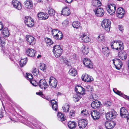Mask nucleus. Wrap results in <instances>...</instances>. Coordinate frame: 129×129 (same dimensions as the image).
<instances>
[{"label": "nucleus", "mask_w": 129, "mask_h": 129, "mask_svg": "<svg viewBox=\"0 0 129 129\" xmlns=\"http://www.w3.org/2000/svg\"><path fill=\"white\" fill-rule=\"evenodd\" d=\"M75 112L74 111L71 110L70 111L69 113V117L71 118H72V117H73L75 115Z\"/></svg>", "instance_id": "obj_51"}, {"label": "nucleus", "mask_w": 129, "mask_h": 129, "mask_svg": "<svg viewBox=\"0 0 129 129\" xmlns=\"http://www.w3.org/2000/svg\"><path fill=\"white\" fill-rule=\"evenodd\" d=\"M102 51L106 56H108L110 53L108 47H104L102 49Z\"/></svg>", "instance_id": "obj_30"}, {"label": "nucleus", "mask_w": 129, "mask_h": 129, "mask_svg": "<svg viewBox=\"0 0 129 129\" xmlns=\"http://www.w3.org/2000/svg\"><path fill=\"white\" fill-rule=\"evenodd\" d=\"M24 22L28 27H31L34 24V22L33 19L29 16L25 17Z\"/></svg>", "instance_id": "obj_6"}, {"label": "nucleus", "mask_w": 129, "mask_h": 129, "mask_svg": "<svg viewBox=\"0 0 129 129\" xmlns=\"http://www.w3.org/2000/svg\"><path fill=\"white\" fill-rule=\"evenodd\" d=\"M81 78L83 81L86 82H90L93 80V79L92 77L86 73L83 74L82 75Z\"/></svg>", "instance_id": "obj_11"}, {"label": "nucleus", "mask_w": 129, "mask_h": 129, "mask_svg": "<svg viewBox=\"0 0 129 129\" xmlns=\"http://www.w3.org/2000/svg\"><path fill=\"white\" fill-rule=\"evenodd\" d=\"M33 73L34 76H37L39 74V70L35 68L33 69Z\"/></svg>", "instance_id": "obj_47"}, {"label": "nucleus", "mask_w": 129, "mask_h": 129, "mask_svg": "<svg viewBox=\"0 0 129 129\" xmlns=\"http://www.w3.org/2000/svg\"><path fill=\"white\" fill-rule=\"evenodd\" d=\"M37 16L39 19L46 20L49 17L48 15L47 14L42 12L38 13Z\"/></svg>", "instance_id": "obj_20"}, {"label": "nucleus", "mask_w": 129, "mask_h": 129, "mask_svg": "<svg viewBox=\"0 0 129 129\" xmlns=\"http://www.w3.org/2000/svg\"><path fill=\"white\" fill-rule=\"evenodd\" d=\"M113 90L115 93L118 95L120 96H122L123 95L121 91L117 90L116 88H114L113 89Z\"/></svg>", "instance_id": "obj_50"}, {"label": "nucleus", "mask_w": 129, "mask_h": 129, "mask_svg": "<svg viewBox=\"0 0 129 129\" xmlns=\"http://www.w3.org/2000/svg\"><path fill=\"white\" fill-rule=\"evenodd\" d=\"M90 114L92 118L94 120L98 119L100 118V112L96 110H94L90 112Z\"/></svg>", "instance_id": "obj_13"}, {"label": "nucleus", "mask_w": 129, "mask_h": 129, "mask_svg": "<svg viewBox=\"0 0 129 129\" xmlns=\"http://www.w3.org/2000/svg\"><path fill=\"white\" fill-rule=\"evenodd\" d=\"M75 90L77 93L82 95L84 93L85 89L81 86H77L75 87Z\"/></svg>", "instance_id": "obj_24"}, {"label": "nucleus", "mask_w": 129, "mask_h": 129, "mask_svg": "<svg viewBox=\"0 0 129 129\" xmlns=\"http://www.w3.org/2000/svg\"><path fill=\"white\" fill-rule=\"evenodd\" d=\"M57 116L58 117V119L60 121H62L65 120V118L62 113H58Z\"/></svg>", "instance_id": "obj_40"}, {"label": "nucleus", "mask_w": 129, "mask_h": 129, "mask_svg": "<svg viewBox=\"0 0 129 129\" xmlns=\"http://www.w3.org/2000/svg\"><path fill=\"white\" fill-rule=\"evenodd\" d=\"M81 115L84 116H88L89 113L87 110L85 109L82 111L81 112Z\"/></svg>", "instance_id": "obj_48"}, {"label": "nucleus", "mask_w": 129, "mask_h": 129, "mask_svg": "<svg viewBox=\"0 0 129 129\" xmlns=\"http://www.w3.org/2000/svg\"><path fill=\"white\" fill-rule=\"evenodd\" d=\"M88 123L87 121L84 119L80 120L78 122V126L80 128H84L85 127Z\"/></svg>", "instance_id": "obj_22"}, {"label": "nucleus", "mask_w": 129, "mask_h": 129, "mask_svg": "<svg viewBox=\"0 0 129 129\" xmlns=\"http://www.w3.org/2000/svg\"><path fill=\"white\" fill-rule=\"evenodd\" d=\"M36 94L38 95H42L43 96V93L42 92H37L36 93Z\"/></svg>", "instance_id": "obj_59"}, {"label": "nucleus", "mask_w": 129, "mask_h": 129, "mask_svg": "<svg viewBox=\"0 0 129 129\" xmlns=\"http://www.w3.org/2000/svg\"><path fill=\"white\" fill-rule=\"evenodd\" d=\"M82 95L81 94L77 93L73 96V100L75 102H77L82 97Z\"/></svg>", "instance_id": "obj_33"}, {"label": "nucleus", "mask_w": 129, "mask_h": 129, "mask_svg": "<svg viewBox=\"0 0 129 129\" xmlns=\"http://www.w3.org/2000/svg\"><path fill=\"white\" fill-rule=\"evenodd\" d=\"M25 8L28 9H30L33 8V3L31 0H26L24 3Z\"/></svg>", "instance_id": "obj_19"}, {"label": "nucleus", "mask_w": 129, "mask_h": 129, "mask_svg": "<svg viewBox=\"0 0 129 129\" xmlns=\"http://www.w3.org/2000/svg\"><path fill=\"white\" fill-rule=\"evenodd\" d=\"M65 2L68 3H70L73 0H64Z\"/></svg>", "instance_id": "obj_60"}, {"label": "nucleus", "mask_w": 129, "mask_h": 129, "mask_svg": "<svg viewBox=\"0 0 129 129\" xmlns=\"http://www.w3.org/2000/svg\"><path fill=\"white\" fill-rule=\"evenodd\" d=\"M60 60L62 62L66 64H68V61L66 59V58H65V57H62L60 58Z\"/></svg>", "instance_id": "obj_49"}, {"label": "nucleus", "mask_w": 129, "mask_h": 129, "mask_svg": "<svg viewBox=\"0 0 129 129\" xmlns=\"http://www.w3.org/2000/svg\"><path fill=\"white\" fill-rule=\"evenodd\" d=\"M70 74L72 76H75L77 74V71L74 68L71 69L69 71Z\"/></svg>", "instance_id": "obj_39"}, {"label": "nucleus", "mask_w": 129, "mask_h": 129, "mask_svg": "<svg viewBox=\"0 0 129 129\" xmlns=\"http://www.w3.org/2000/svg\"><path fill=\"white\" fill-rule=\"evenodd\" d=\"M47 9L48 11V13L50 16H54L55 15V10L51 7L49 6L47 7Z\"/></svg>", "instance_id": "obj_29"}, {"label": "nucleus", "mask_w": 129, "mask_h": 129, "mask_svg": "<svg viewBox=\"0 0 129 129\" xmlns=\"http://www.w3.org/2000/svg\"><path fill=\"white\" fill-rule=\"evenodd\" d=\"M96 39L99 43H103L105 41V37L103 35L101 34L98 36Z\"/></svg>", "instance_id": "obj_27"}, {"label": "nucleus", "mask_w": 129, "mask_h": 129, "mask_svg": "<svg viewBox=\"0 0 129 129\" xmlns=\"http://www.w3.org/2000/svg\"><path fill=\"white\" fill-rule=\"evenodd\" d=\"M3 116V114L2 111H0V117L1 118Z\"/></svg>", "instance_id": "obj_62"}, {"label": "nucleus", "mask_w": 129, "mask_h": 129, "mask_svg": "<svg viewBox=\"0 0 129 129\" xmlns=\"http://www.w3.org/2000/svg\"><path fill=\"white\" fill-rule=\"evenodd\" d=\"M56 37L55 38L58 40H60L63 37V34L61 31H59L58 34H57Z\"/></svg>", "instance_id": "obj_41"}, {"label": "nucleus", "mask_w": 129, "mask_h": 129, "mask_svg": "<svg viewBox=\"0 0 129 129\" xmlns=\"http://www.w3.org/2000/svg\"><path fill=\"white\" fill-rule=\"evenodd\" d=\"M112 61L116 69L119 70L122 68L123 64L120 59L115 58L113 59Z\"/></svg>", "instance_id": "obj_4"}, {"label": "nucleus", "mask_w": 129, "mask_h": 129, "mask_svg": "<svg viewBox=\"0 0 129 129\" xmlns=\"http://www.w3.org/2000/svg\"><path fill=\"white\" fill-rule=\"evenodd\" d=\"M72 25L74 28L76 29L80 28L81 27V25L80 22L78 21H74L72 23Z\"/></svg>", "instance_id": "obj_32"}, {"label": "nucleus", "mask_w": 129, "mask_h": 129, "mask_svg": "<svg viewBox=\"0 0 129 129\" xmlns=\"http://www.w3.org/2000/svg\"><path fill=\"white\" fill-rule=\"evenodd\" d=\"M115 124V122L113 121H107L105 123V126L106 129H112Z\"/></svg>", "instance_id": "obj_14"}, {"label": "nucleus", "mask_w": 129, "mask_h": 129, "mask_svg": "<svg viewBox=\"0 0 129 129\" xmlns=\"http://www.w3.org/2000/svg\"><path fill=\"white\" fill-rule=\"evenodd\" d=\"M70 14L69 8L67 7H65L61 11V14L64 16H67Z\"/></svg>", "instance_id": "obj_25"}, {"label": "nucleus", "mask_w": 129, "mask_h": 129, "mask_svg": "<svg viewBox=\"0 0 129 129\" xmlns=\"http://www.w3.org/2000/svg\"><path fill=\"white\" fill-rule=\"evenodd\" d=\"M117 16L119 18H122L125 13L124 10L122 8H118L116 11Z\"/></svg>", "instance_id": "obj_16"}, {"label": "nucleus", "mask_w": 129, "mask_h": 129, "mask_svg": "<svg viewBox=\"0 0 129 129\" xmlns=\"http://www.w3.org/2000/svg\"><path fill=\"white\" fill-rule=\"evenodd\" d=\"M120 115L121 117L126 118L129 115L128 113L127 109L124 107H122L120 110Z\"/></svg>", "instance_id": "obj_12"}, {"label": "nucleus", "mask_w": 129, "mask_h": 129, "mask_svg": "<svg viewBox=\"0 0 129 129\" xmlns=\"http://www.w3.org/2000/svg\"><path fill=\"white\" fill-rule=\"evenodd\" d=\"M53 52L54 55L56 58H58L60 57L62 54V50L59 45H55L53 47Z\"/></svg>", "instance_id": "obj_2"}, {"label": "nucleus", "mask_w": 129, "mask_h": 129, "mask_svg": "<svg viewBox=\"0 0 129 129\" xmlns=\"http://www.w3.org/2000/svg\"><path fill=\"white\" fill-rule=\"evenodd\" d=\"M86 89L87 91H93V87L91 85H87L86 86Z\"/></svg>", "instance_id": "obj_46"}, {"label": "nucleus", "mask_w": 129, "mask_h": 129, "mask_svg": "<svg viewBox=\"0 0 129 129\" xmlns=\"http://www.w3.org/2000/svg\"><path fill=\"white\" fill-rule=\"evenodd\" d=\"M104 104L106 106L108 107L111 105V103L109 101H106L104 103Z\"/></svg>", "instance_id": "obj_55"}, {"label": "nucleus", "mask_w": 129, "mask_h": 129, "mask_svg": "<svg viewBox=\"0 0 129 129\" xmlns=\"http://www.w3.org/2000/svg\"><path fill=\"white\" fill-rule=\"evenodd\" d=\"M101 105V104L98 101H93L91 104V107L93 108L96 109L100 107Z\"/></svg>", "instance_id": "obj_26"}, {"label": "nucleus", "mask_w": 129, "mask_h": 129, "mask_svg": "<svg viewBox=\"0 0 129 129\" xmlns=\"http://www.w3.org/2000/svg\"><path fill=\"white\" fill-rule=\"evenodd\" d=\"M101 25L102 27L106 31L108 32L110 31L111 25V21L110 20L106 19H104Z\"/></svg>", "instance_id": "obj_3"}, {"label": "nucleus", "mask_w": 129, "mask_h": 129, "mask_svg": "<svg viewBox=\"0 0 129 129\" xmlns=\"http://www.w3.org/2000/svg\"><path fill=\"white\" fill-rule=\"evenodd\" d=\"M116 8L115 5L113 4H108L106 8L108 12L111 15H113L115 13Z\"/></svg>", "instance_id": "obj_5"}, {"label": "nucleus", "mask_w": 129, "mask_h": 129, "mask_svg": "<svg viewBox=\"0 0 129 129\" xmlns=\"http://www.w3.org/2000/svg\"><path fill=\"white\" fill-rule=\"evenodd\" d=\"M123 43L120 41H115L113 42L111 44V46L113 49L117 50H122L124 49Z\"/></svg>", "instance_id": "obj_1"}, {"label": "nucleus", "mask_w": 129, "mask_h": 129, "mask_svg": "<svg viewBox=\"0 0 129 129\" xmlns=\"http://www.w3.org/2000/svg\"><path fill=\"white\" fill-rule=\"evenodd\" d=\"M47 68L46 65L43 63H41L40 66V69L41 70L44 71V72L45 71Z\"/></svg>", "instance_id": "obj_44"}, {"label": "nucleus", "mask_w": 129, "mask_h": 129, "mask_svg": "<svg viewBox=\"0 0 129 129\" xmlns=\"http://www.w3.org/2000/svg\"><path fill=\"white\" fill-rule=\"evenodd\" d=\"M59 31L58 30L56 29H54L52 30L51 31V33L52 35L54 36V38L56 37L57 34Z\"/></svg>", "instance_id": "obj_43"}, {"label": "nucleus", "mask_w": 129, "mask_h": 129, "mask_svg": "<svg viewBox=\"0 0 129 129\" xmlns=\"http://www.w3.org/2000/svg\"><path fill=\"white\" fill-rule=\"evenodd\" d=\"M45 41L47 46H49L53 44V42L52 41L51 39L49 38H45Z\"/></svg>", "instance_id": "obj_38"}, {"label": "nucleus", "mask_w": 129, "mask_h": 129, "mask_svg": "<svg viewBox=\"0 0 129 129\" xmlns=\"http://www.w3.org/2000/svg\"><path fill=\"white\" fill-rule=\"evenodd\" d=\"M92 4L93 6L96 7H98L101 5L100 1L98 0H93L92 2Z\"/></svg>", "instance_id": "obj_36"}, {"label": "nucleus", "mask_w": 129, "mask_h": 129, "mask_svg": "<svg viewBox=\"0 0 129 129\" xmlns=\"http://www.w3.org/2000/svg\"><path fill=\"white\" fill-rule=\"evenodd\" d=\"M96 16L100 17L104 15V11L102 8H98L93 10Z\"/></svg>", "instance_id": "obj_8"}, {"label": "nucleus", "mask_w": 129, "mask_h": 129, "mask_svg": "<svg viewBox=\"0 0 129 129\" xmlns=\"http://www.w3.org/2000/svg\"><path fill=\"white\" fill-rule=\"evenodd\" d=\"M68 127L70 129L75 128L76 126V124L74 121H69L68 123Z\"/></svg>", "instance_id": "obj_35"}, {"label": "nucleus", "mask_w": 129, "mask_h": 129, "mask_svg": "<svg viewBox=\"0 0 129 129\" xmlns=\"http://www.w3.org/2000/svg\"><path fill=\"white\" fill-rule=\"evenodd\" d=\"M37 2L38 3H40L42 2L43 1L42 0H38Z\"/></svg>", "instance_id": "obj_64"}, {"label": "nucleus", "mask_w": 129, "mask_h": 129, "mask_svg": "<svg viewBox=\"0 0 129 129\" xmlns=\"http://www.w3.org/2000/svg\"><path fill=\"white\" fill-rule=\"evenodd\" d=\"M51 105H54L55 104H57V102L55 100H53L51 101Z\"/></svg>", "instance_id": "obj_56"}, {"label": "nucleus", "mask_w": 129, "mask_h": 129, "mask_svg": "<svg viewBox=\"0 0 129 129\" xmlns=\"http://www.w3.org/2000/svg\"><path fill=\"white\" fill-rule=\"evenodd\" d=\"M83 62L86 67L90 68L93 67V65L91 61L87 58H84L83 60Z\"/></svg>", "instance_id": "obj_17"}, {"label": "nucleus", "mask_w": 129, "mask_h": 129, "mask_svg": "<svg viewBox=\"0 0 129 129\" xmlns=\"http://www.w3.org/2000/svg\"><path fill=\"white\" fill-rule=\"evenodd\" d=\"M27 61V58L26 57L23 59H21L20 61L19 65L21 67L24 66Z\"/></svg>", "instance_id": "obj_34"}, {"label": "nucleus", "mask_w": 129, "mask_h": 129, "mask_svg": "<svg viewBox=\"0 0 129 129\" xmlns=\"http://www.w3.org/2000/svg\"><path fill=\"white\" fill-rule=\"evenodd\" d=\"M25 39L28 44L33 45L35 44L36 42L35 39L31 36L26 35Z\"/></svg>", "instance_id": "obj_10"}, {"label": "nucleus", "mask_w": 129, "mask_h": 129, "mask_svg": "<svg viewBox=\"0 0 129 129\" xmlns=\"http://www.w3.org/2000/svg\"><path fill=\"white\" fill-rule=\"evenodd\" d=\"M76 55L75 54H73L72 55V57L74 59H75L76 58Z\"/></svg>", "instance_id": "obj_61"}, {"label": "nucleus", "mask_w": 129, "mask_h": 129, "mask_svg": "<svg viewBox=\"0 0 129 129\" xmlns=\"http://www.w3.org/2000/svg\"><path fill=\"white\" fill-rule=\"evenodd\" d=\"M31 84L34 86H36L38 85V83L36 82L35 80H33V79L30 81Z\"/></svg>", "instance_id": "obj_54"}, {"label": "nucleus", "mask_w": 129, "mask_h": 129, "mask_svg": "<svg viewBox=\"0 0 129 129\" xmlns=\"http://www.w3.org/2000/svg\"><path fill=\"white\" fill-rule=\"evenodd\" d=\"M127 119L128 123H129V114L128 117H127Z\"/></svg>", "instance_id": "obj_63"}, {"label": "nucleus", "mask_w": 129, "mask_h": 129, "mask_svg": "<svg viewBox=\"0 0 129 129\" xmlns=\"http://www.w3.org/2000/svg\"><path fill=\"white\" fill-rule=\"evenodd\" d=\"M3 27V26L2 23L1 22H0V30H2Z\"/></svg>", "instance_id": "obj_58"}, {"label": "nucleus", "mask_w": 129, "mask_h": 129, "mask_svg": "<svg viewBox=\"0 0 129 129\" xmlns=\"http://www.w3.org/2000/svg\"><path fill=\"white\" fill-rule=\"evenodd\" d=\"M2 33L4 37H8L9 36V33L8 28L6 27L3 29Z\"/></svg>", "instance_id": "obj_37"}, {"label": "nucleus", "mask_w": 129, "mask_h": 129, "mask_svg": "<svg viewBox=\"0 0 129 129\" xmlns=\"http://www.w3.org/2000/svg\"><path fill=\"white\" fill-rule=\"evenodd\" d=\"M36 53V51L33 49L28 48L27 50L26 53L29 56L33 57L35 56Z\"/></svg>", "instance_id": "obj_23"}, {"label": "nucleus", "mask_w": 129, "mask_h": 129, "mask_svg": "<svg viewBox=\"0 0 129 129\" xmlns=\"http://www.w3.org/2000/svg\"><path fill=\"white\" fill-rule=\"evenodd\" d=\"M117 115L116 112L114 110L108 112L106 115V119L108 120L112 119L115 118Z\"/></svg>", "instance_id": "obj_7"}, {"label": "nucleus", "mask_w": 129, "mask_h": 129, "mask_svg": "<svg viewBox=\"0 0 129 129\" xmlns=\"http://www.w3.org/2000/svg\"><path fill=\"white\" fill-rule=\"evenodd\" d=\"M38 85L42 88H44V89L48 86L46 80L44 79H42L39 82Z\"/></svg>", "instance_id": "obj_21"}, {"label": "nucleus", "mask_w": 129, "mask_h": 129, "mask_svg": "<svg viewBox=\"0 0 129 129\" xmlns=\"http://www.w3.org/2000/svg\"><path fill=\"white\" fill-rule=\"evenodd\" d=\"M26 79L28 80L29 81L33 79V75L32 74L27 73H26Z\"/></svg>", "instance_id": "obj_45"}, {"label": "nucleus", "mask_w": 129, "mask_h": 129, "mask_svg": "<svg viewBox=\"0 0 129 129\" xmlns=\"http://www.w3.org/2000/svg\"><path fill=\"white\" fill-rule=\"evenodd\" d=\"M80 38L82 42L85 43H88L90 41V38L87 36L85 33H83L81 35Z\"/></svg>", "instance_id": "obj_15"}, {"label": "nucleus", "mask_w": 129, "mask_h": 129, "mask_svg": "<svg viewBox=\"0 0 129 129\" xmlns=\"http://www.w3.org/2000/svg\"><path fill=\"white\" fill-rule=\"evenodd\" d=\"M12 4L13 7L18 10H20L22 8V6L20 3L16 0H13Z\"/></svg>", "instance_id": "obj_18"}, {"label": "nucleus", "mask_w": 129, "mask_h": 129, "mask_svg": "<svg viewBox=\"0 0 129 129\" xmlns=\"http://www.w3.org/2000/svg\"><path fill=\"white\" fill-rule=\"evenodd\" d=\"M69 105L68 104L65 105L62 107L63 111L64 112H67L68 111L69 108Z\"/></svg>", "instance_id": "obj_42"}, {"label": "nucleus", "mask_w": 129, "mask_h": 129, "mask_svg": "<svg viewBox=\"0 0 129 129\" xmlns=\"http://www.w3.org/2000/svg\"><path fill=\"white\" fill-rule=\"evenodd\" d=\"M52 107L53 109L55 111H57L58 109V105L57 104H55L52 105Z\"/></svg>", "instance_id": "obj_53"}, {"label": "nucleus", "mask_w": 129, "mask_h": 129, "mask_svg": "<svg viewBox=\"0 0 129 129\" xmlns=\"http://www.w3.org/2000/svg\"><path fill=\"white\" fill-rule=\"evenodd\" d=\"M0 40L1 45L2 46H3L5 45V39L2 37L0 38Z\"/></svg>", "instance_id": "obj_52"}, {"label": "nucleus", "mask_w": 129, "mask_h": 129, "mask_svg": "<svg viewBox=\"0 0 129 129\" xmlns=\"http://www.w3.org/2000/svg\"><path fill=\"white\" fill-rule=\"evenodd\" d=\"M118 56L119 58L122 60H125L127 57L126 53L122 51L119 52L118 53Z\"/></svg>", "instance_id": "obj_28"}, {"label": "nucleus", "mask_w": 129, "mask_h": 129, "mask_svg": "<svg viewBox=\"0 0 129 129\" xmlns=\"http://www.w3.org/2000/svg\"><path fill=\"white\" fill-rule=\"evenodd\" d=\"M118 28L120 30L122 31L123 30V27L121 25H119L118 26Z\"/></svg>", "instance_id": "obj_57"}, {"label": "nucleus", "mask_w": 129, "mask_h": 129, "mask_svg": "<svg viewBox=\"0 0 129 129\" xmlns=\"http://www.w3.org/2000/svg\"><path fill=\"white\" fill-rule=\"evenodd\" d=\"M82 52L84 55L87 54L89 52V49L87 47L83 46L81 49Z\"/></svg>", "instance_id": "obj_31"}, {"label": "nucleus", "mask_w": 129, "mask_h": 129, "mask_svg": "<svg viewBox=\"0 0 129 129\" xmlns=\"http://www.w3.org/2000/svg\"><path fill=\"white\" fill-rule=\"evenodd\" d=\"M57 81L56 79L53 77L50 78L49 81V85L52 87L55 88L57 84Z\"/></svg>", "instance_id": "obj_9"}]
</instances>
